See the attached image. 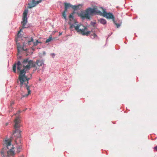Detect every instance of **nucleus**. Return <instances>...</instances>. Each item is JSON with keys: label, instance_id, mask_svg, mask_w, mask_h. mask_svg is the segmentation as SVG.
Listing matches in <instances>:
<instances>
[{"label": "nucleus", "instance_id": "obj_15", "mask_svg": "<svg viewBox=\"0 0 157 157\" xmlns=\"http://www.w3.org/2000/svg\"><path fill=\"white\" fill-rule=\"evenodd\" d=\"M67 11H66L65 10H64V11L62 13V16L63 17L64 19L66 20L67 19L66 16V13L67 12Z\"/></svg>", "mask_w": 157, "mask_h": 157}, {"label": "nucleus", "instance_id": "obj_30", "mask_svg": "<svg viewBox=\"0 0 157 157\" xmlns=\"http://www.w3.org/2000/svg\"><path fill=\"white\" fill-rule=\"evenodd\" d=\"M54 54H53V56H54Z\"/></svg>", "mask_w": 157, "mask_h": 157}, {"label": "nucleus", "instance_id": "obj_25", "mask_svg": "<svg viewBox=\"0 0 157 157\" xmlns=\"http://www.w3.org/2000/svg\"><path fill=\"white\" fill-rule=\"evenodd\" d=\"M20 112H21L20 111H18V112H17V113H20Z\"/></svg>", "mask_w": 157, "mask_h": 157}, {"label": "nucleus", "instance_id": "obj_19", "mask_svg": "<svg viewBox=\"0 0 157 157\" xmlns=\"http://www.w3.org/2000/svg\"><path fill=\"white\" fill-rule=\"evenodd\" d=\"M91 38L92 39H94L96 37H97V36L95 34V33H94L93 35H91Z\"/></svg>", "mask_w": 157, "mask_h": 157}, {"label": "nucleus", "instance_id": "obj_14", "mask_svg": "<svg viewBox=\"0 0 157 157\" xmlns=\"http://www.w3.org/2000/svg\"><path fill=\"white\" fill-rule=\"evenodd\" d=\"M17 153H19L21 151L22 149V147L21 145L18 146L17 147Z\"/></svg>", "mask_w": 157, "mask_h": 157}, {"label": "nucleus", "instance_id": "obj_4", "mask_svg": "<svg viewBox=\"0 0 157 157\" xmlns=\"http://www.w3.org/2000/svg\"><path fill=\"white\" fill-rule=\"evenodd\" d=\"M94 13L102 14V13L98 10L97 7L94 8H89L86 10L84 12L78 14L79 16L82 19L86 18L90 19V15H92Z\"/></svg>", "mask_w": 157, "mask_h": 157}, {"label": "nucleus", "instance_id": "obj_13", "mask_svg": "<svg viewBox=\"0 0 157 157\" xmlns=\"http://www.w3.org/2000/svg\"><path fill=\"white\" fill-rule=\"evenodd\" d=\"M99 21L100 22L101 24H103V25L105 24L106 23V21L104 19H100L99 20Z\"/></svg>", "mask_w": 157, "mask_h": 157}, {"label": "nucleus", "instance_id": "obj_5", "mask_svg": "<svg viewBox=\"0 0 157 157\" xmlns=\"http://www.w3.org/2000/svg\"><path fill=\"white\" fill-rule=\"evenodd\" d=\"M15 125H14V128H15V131L13 132V135L14 136L16 137L17 138L15 140V142L17 144V140H19L20 142L21 139L20 137L21 136L20 132L21 131L18 129V128L20 127V120L18 117H17L14 120Z\"/></svg>", "mask_w": 157, "mask_h": 157}, {"label": "nucleus", "instance_id": "obj_24", "mask_svg": "<svg viewBox=\"0 0 157 157\" xmlns=\"http://www.w3.org/2000/svg\"><path fill=\"white\" fill-rule=\"evenodd\" d=\"M154 149H155L156 151H157V146L154 147Z\"/></svg>", "mask_w": 157, "mask_h": 157}, {"label": "nucleus", "instance_id": "obj_11", "mask_svg": "<svg viewBox=\"0 0 157 157\" xmlns=\"http://www.w3.org/2000/svg\"><path fill=\"white\" fill-rule=\"evenodd\" d=\"M82 4H79L77 6L74 5L73 6V9L74 10L78 9H80L82 8Z\"/></svg>", "mask_w": 157, "mask_h": 157}, {"label": "nucleus", "instance_id": "obj_27", "mask_svg": "<svg viewBox=\"0 0 157 157\" xmlns=\"http://www.w3.org/2000/svg\"><path fill=\"white\" fill-rule=\"evenodd\" d=\"M62 34V33H59V35H61Z\"/></svg>", "mask_w": 157, "mask_h": 157}, {"label": "nucleus", "instance_id": "obj_10", "mask_svg": "<svg viewBox=\"0 0 157 157\" xmlns=\"http://www.w3.org/2000/svg\"><path fill=\"white\" fill-rule=\"evenodd\" d=\"M65 6L64 10L66 11H67V10L70 7H72L73 8V6L71 5L70 3L65 2L64 3Z\"/></svg>", "mask_w": 157, "mask_h": 157}, {"label": "nucleus", "instance_id": "obj_17", "mask_svg": "<svg viewBox=\"0 0 157 157\" xmlns=\"http://www.w3.org/2000/svg\"><path fill=\"white\" fill-rule=\"evenodd\" d=\"M40 42H39L38 40H36V42L33 43V46H35L38 45V43H40Z\"/></svg>", "mask_w": 157, "mask_h": 157}, {"label": "nucleus", "instance_id": "obj_9", "mask_svg": "<svg viewBox=\"0 0 157 157\" xmlns=\"http://www.w3.org/2000/svg\"><path fill=\"white\" fill-rule=\"evenodd\" d=\"M42 0H33L31 3L28 4V7L31 8L36 6L37 5L40 3Z\"/></svg>", "mask_w": 157, "mask_h": 157}, {"label": "nucleus", "instance_id": "obj_7", "mask_svg": "<svg viewBox=\"0 0 157 157\" xmlns=\"http://www.w3.org/2000/svg\"><path fill=\"white\" fill-rule=\"evenodd\" d=\"M23 67L25 69H29L31 67H35L36 64L33 62V60H29L28 59H24L22 63Z\"/></svg>", "mask_w": 157, "mask_h": 157}, {"label": "nucleus", "instance_id": "obj_29", "mask_svg": "<svg viewBox=\"0 0 157 157\" xmlns=\"http://www.w3.org/2000/svg\"><path fill=\"white\" fill-rule=\"evenodd\" d=\"M54 54H53V56H54Z\"/></svg>", "mask_w": 157, "mask_h": 157}, {"label": "nucleus", "instance_id": "obj_18", "mask_svg": "<svg viewBox=\"0 0 157 157\" xmlns=\"http://www.w3.org/2000/svg\"><path fill=\"white\" fill-rule=\"evenodd\" d=\"M52 39V37L50 36H49V38L46 39V43H48L51 41Z\"/></svg>", "mask_w": 157, "mask_h": 157}, {"label": "nucleus", "instance_id": "obj_16", "mask_svg": "<svg viewBox=\"0 0 157 157\" xmlns=\"http://www.w3.org/2000/svg\"><path fill=\"white\" fill-rule=\"evenodd\" d=\"M17 50L18 53L22 50V47L21 46L17 45Z\"/></svg>", "mask_w": 157, "mask_h": 157}, {"label": "nucleus", "instance_id": "obj_8", "mask_svg": "<svg viewBox=\"0 0 157 157\" xmlns=\"http://www.w3.org/2000/svg\"><path fill=\"white\" fill-rule=\"evenodd\" d=\"M101 9L103 10L102 15L108 19H112L117 28H119L121 26V24H117L116 22L114 20V17L113 14L110 13H107L102 8H101Z\"/></svg>", "mask_w": 157, "mask_h": 157}, {"label": "nucleus", "instance_id": "obj_21", "mask_svg": "<svg viewBox=\"0 0 157 157\" xmlns=\"http://www.w3.org/2000/svg\"><path fill=\"white\" fill-rule=\"evenodd\" d=\"M75 13V11H74L72 13H71L70 15L69 16V17H73V15Z\"/></svg>", "mask_w": 157, "mask_h": 157}, {"label": "nucleus", "instance_id": "obj_12", "mask_svg": "<svg viewBox=\"0 0 157 157\" xmlns=\"http://www.w3.org/2000/svg\"><path fill=\"white\" fill-rule=\"evenodd\" d=\"M36 64L38 66H42L44 65V63L42 61H40L39 60H37L36 61L35 64Z\"/></svg>", "mask_w": 157, "mask_h": 157}, {"label": "nucleus", "instance_id": "obj_6", "mask_svg": "<svg viewBox=\"0 0 157 157\" xmlns=\"http://www.w3.org/2000/svg\"><path fill=\"white\" fill-rule=\"evenodd\" d=\"M28 10L27 9H25L23 12V13L22 16V21L21 22V24L22 25V28L18 32L17 34V36H19L20 33L21 32L22 29L27 28L28 26H26V25L27 24V15L28 13Z\"/></svg>", "mask_w": 157, "mask_h": 157}, {"label": "nucleus", "instance_id": "obj_28", "mask_svg": "<svg viewBox=\"0 0 157 157\" xmlns=\"http://www.w3.org/2000/svg\"><path fill=\"white\" fill-rule=\"evenodd\" d=\"M17 82H19V81H17Z\"/></svg>", "mask_w": 157, "mask_h": 157}, {"label": "nucleus", "instance_id": "obj_2", "mask_svg": "<svg viewBox=\"0 0 157 157\" xmlns=\"http://www.w3.org/2000/svg\"><path fill=\"white\" fill-rule=\"evenodd\" d=\"M70 22L68 24L70 25V29H71L74 27L77 32L80 33L83 35L88 36L90 33V31H87L86 27L81 24H78L75 26L77 21L73 17H69Z\"/></svg>", "mask_w": 157, "mask_h": 157}, {"label": "nucleus", "instance_id": "obj_22", "mask_svg": "<svg viewBox=\"0 0 157 157\" xmlns=\"http://www.w3.org/2000/svg\"><path fill=\"white\" fill-rule=\"evenodd\" d=\"M14 104V102L13 101H11L10 102V106L11 107Z\"/></svg>", "mask_w": 157, "mask_h": 157}, {"label": "nucleus", "instance_id": "obj_1", "mask_svg": "<svg viewBox=\"0 0 157 157\" xmlns=\"http://www.w3.org/2000/svg\"><path fill=\"white\" fill-rule=\"evenodd\" d=\"M17 71L19 72V75L18 77V79L20 82V84L21 87L24 86L26 87L28 91V94L24 95L23 97H27L31 93V91L30 89L29 86H28L29 81L31 78L32 75H30V76L25 75V73L26 70L25 67L22 70H21L23 66L22 64H21L20 61H18L17 63ZM16 64L15 63L13 67V70L14 73L16 72Z\"/></svg>", "mask_w": 157, "mask_h": 157}, {"label": "nucleus", "instance_id": "obj_3", "mask_svg": "<svg viewBox=\"0 0 157 157\" xmlns=\"http://www.w3.org/2000/svg\"><path fill=\"white\" fill-rule=\"evenodd\" d=\"M4 147L0 151V153L2 156L3 157H5V154L7 152V156L8 157L10 156H13L15 154V152L13 150L14 148L13 147H10V148L11 145L10 140L8 139L4 140Z\"/></svg>", "mask_w": 157, "mask_h": 157}, {"label": "nucleus", "instance_id": "obj_23", "mask_svg": "<svg viewBox=\"0 0 157 157\" xmlns=\"http://www.w3.org/2000/svg\"><path fill=\"white\" fill-rule=\"evenodd\" d=\"M27 49L26 48H25L23 46L22 47V50H23V51H26L27 50Z\"/></svg>", "mask_w": 157, "mask_h": 157}, {"label": "nucleus", "instance_id": "obj_26", "mask_svg": "<svg viewBox=\"0 0 157 157\" xmlns=\"http://www.w3.org/2000/svg\"><path fill=\"white\" fill-rule=\"evenodd\" d=\"M8 125V123H6V126H7Z\"/></svg>", "mask_w": 157, "mask_h": 157}, {"label": "nucleus", "instance_id": "obj_20", "mask_svg": "<svg viewBox=\"0 0 157 157\" xmlns=\"http://www.w3.org/2000/svg\"><path fill=\"white\" fill-rule=\"evenodd\" d=\"M33 38L31 37L30 40H28V44L29 45H30L31 44L30 43L31 42H33Z\"/></svg>", "mask_w": 157, "mask_h": 157}]
</instances>
